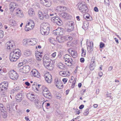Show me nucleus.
I'll list each match as a JSON object with an SVG mask.
<instances>
[{
	"mask_svg": "<svg viewBox=\"0 0 121 121\" xmlns=\"http://www.w3.org/2000/svg\"><path fill=\"white\" fill-rule=\"evenodd\" d=\"M49 40L51 43H53L55 42V39L53 38H51L49 39Z\"/></svg>",
	"mask_w": 121,
	"mask_h": 121,
	"instance_id": "nucleus-49",
	"label": "nucleus"
},
{
	"mask_svg": "<svg viewBox=\"0 0 121 121\" xmlns=\"http://www.w3.org/2000/svg\"><path fill=\"white\" fill-rule=\"evenodd\" d=\"M8 82H1L0 84V88L1 91H5L7 89Z\"/></svg>",
	"mask_w": 121,
	"mask_h": 121,
	"instance_id": "nucleus-12",
	"label": "nucleus"
},
{
	"mask_svg": "<svg viewBox=\"0 0 121 121\" xmlns=\"http://www.w3.org/2000/svg\"><path fill=\"white\" fill-rule=\"evenodd\" d=\"M93 44L92 42H90V44H88V42L87 41V47L88 52H91L93 50Z\"/></svg>",
	"mask_w": 121,
	"mask_h": 121,
	"instance_id": "nucleus-22",
	"label": "nucleus"
},
{
	"mask_svg": "<svg viewBox=\"0 0 121 121\" xmlns=\"http://www.w3.org/2000/svg\"><path fill=\"white\" fill-rule=\"evenodd\" d=\"M79 10L82 13H85L88 12V9L86 4L84 3H79L76 5Z\"/></svg>",
	"mask_w": 121,
	"mask_h": 121,
	"instance_id": "nucleus-3",
	"label": "nucleus"
},
{
	"mask_svg": "<svg viewBox=\"0 0 121 121\" xmlns=\"http://www.w3.org/2000/svg\"><path fill=\"white\" fill-rule=\"evenodd\" d=\"M94 10L96 12H98L99 11L97 7H95L94 8Z\"/></svg>",
	"mask_w": 121,
	"mask_h": 121,
	"instance_id": "nucleus-60",
	"label": "nucleus"
},
{
	"mask_svg": "<svg viewBox=\"0 0 121 121\" xmlns=\"http://www.w3.org/2000/svg\"><path fill=\"white\" fill-rule=\"evenodd\" d=\"M54 19H53V22L55 23L56 24V22H57L58 21H59L58 19H59V18L57 17H54Z\"/></svg>",
	"mask_w": 121,
	"mask_h": 121,
	"instance_id": "nucleus-46",
	"label": "nucleus"
},
{
	"mask_svg": "<svg viewBox=\"0 0 121 121\" xmlns=\"http://www.w3.org/2000/svg\"><path fill=\"white\" fill-rule=\"evenodd\" d=\"M23 65V63H19L18 65V68L20 67L21 66H22Z\"/></svg>",
	"mask_w": 121,
	"mask_h": 121,
	"instance_id": "nucleus-58",
	"label": "nucleus"
},
{
	"mask_svg": "<svg viewBox=\"0 0 121 121\" xmlns=\"http://www.w3.org/2000/svg\"><path fill=\"white\" fill-rule=\"evenodd\" d=\"M14 42L12 40H10L8 42V50L9 51H13V46L14 45Z\"/></svg>",
	"mask_w": 121,
	"mask_h": 121,
	"instance_id": "nucleus-17",
	"label": "nucleus"
},
{
	"mask_svg": "<svg viewBox=\"0 0 121 121\" xmlns=\"http://www.w3.org/2000/svg\"><path fill=\"white\" fill-rule=\"evenodd\" d=\"M89 109L88 108L86 109L84 111V114L85 116L87 115L88 113Z\"/></svg>",
	"mask_w": 121,
	"mask_h": 121,
	"instance_id": "nucleus-50",
	"label": "nucleus"
},
{
	"mask_svg": "<svg viewBox=\"0 0 121 121\" xmlns=\"http://www.w3.org/2000/svg\"><path fill=\"white\" fill-rule=\"evenodd\" d=\"M51 60V59L48 55H45L44 56L43 59V63L45 64L46 63L50 62Z\"/></svg>",
	"mask_w": 121,
	"mask_h": 121,
	"instance_id": "nucleus-24",
	"label": "nucleus"
},
{
	"mask_svg": "<svg viewBox=\"0 0 121 121\" xmlns=\"http://www.w3.org/2000/svg\"><path fill=\"white\" fill-rule=\"evenodd\" d=\"M55 83L56 86L59 89L62 88L63 85L61 84V81L60 79L56 78L55 80Z\"/></svg>",
	"mask_w": 121,
	"mask_h": 121,
	"instance_id": "nucleus-10",
	"label": "nucleus"
},
{
	"mask_svg": "<svg viewBox=\"0 0 121 121\" xmlns=\"http://www.w3.org/2000/svg\"><path fill=\"white\" fill-rule=\"evenodd\" d=\"M4 36L3 31L1 30H0V39L2 38Z\"/></svg>",
	"mask_w": 121,
	"mask_h": 121,
	"instance_id": "nucleus-52",
	"label": "nucleus"
},
{
	"mask_svg": "<svg viewBox=\"0 0 121 121\" xmlns=\"http://www.w3.org/2000/svg\"><path fill=\"white\" fill-rule=\"evenodd\" d=\"M25 84L28 86H29L30 85V84L28 82H25Z\"/></svg>",
	"mask_w": 121,
	"mask_h": 121,
	"instance_id": "nucleus-64",
	"label": "nucleus"
},
{
	"mask_svg": "<svg viewBox=\"0 0 121 121\" xmlns=\"http://www.w3.org/2000/svg\"><path fill=\"white\" fill-rule=\"evenodd\" d=\"M82 56L84 57L85 56L86 54V51L85 50H84V48H82Z\"/></svg>",
	"mask_w": 121,
	"mask_h": 121,
	"instance_id": "nucleus-45",
	"label": "nucleus"
},
{
	"mask_svg": "<svg viewBox=\"0 0 121 121\" xmlns=\"http://www.w3.org/2000/svg\"><path fill=\"white\" fill-rule=\"evenodd\" d=\"M49 26L48 23H43L41 25L40 28L41 34L43 35H47L49 33Z\"/></svg>",
	"mask_w": 121,
	"mask_h": 121,
	"instance_id": "nucleus-1",
	"label": "nucleus"
},
{
	"mask_svg": "<svg viewBox=\"0 0 121 121\" xmlns=\"http://www.w3.org/2000/svg\"><path fill=\"white\" fill-rule=\"evenodd\" d=\"M0 110L1 112H4L5 111V109L4 106L0 108Z\"/></svg>",
	"mask_w": 121,
	"mask_h": 121,
	"instance_id": "nucleus-53",
	"label": "nucleus"
},
{
	"mask_svg": "<svg viewBox=\"0 0 121 121\" xmlns=\"http://www.w3.org/2000/svg\"><path fill=\"white\" fill-rule=\"evenodd\" d=\"M104 45L105 44L104 43H103L102 42H101L100 43V44L99 45L100 48H102Z\"/></svg>",
	"mask_w": 121,
	"mask_h": 121,
	"instance_id": "nucleus-56",
	"label": "nucleus"
},
{
	"mask_svg": "<svg viewBox=\"0 0 121 121\" xmlns=\"http://www.w3.org/2000/svg\"><path fill=\"white\" fill-rule=\"evenodd\" d=\"M52 12H51L50 13H49V16L51 17H55V15H56V13H54L53 12V11H52Z\"/></svg>",
	"mask_w": 121,
	"mask_h": 121,
	"instance_id": "nucleus-48",
	"label": "nucleus"
},
{
	"mask_svg": "<svg viewBox=\"0 0 121 121\" xmlns=\"http://www.w3.org/2000/svg\"><path fill=\"white\" fill-rule=\"evenodd\" d=\"M40 3L46 7H48L51 5V1L49 0H40Z\"/></svg>",
	"mask_w": 121,
	"mask_h": 121,
	"instance_id": "nucleus-16",
	"label": "nucleus"
},
{
	"mask_svg": "<svg viewBox=\"0 0 121 121\" xmlns=\"http://www.w3.org/2000/svg\"><path fill=\"white\" fill-rule=\"evenodd\" d=\"M61 15L63 17L66 19H69L70 18L71 16L69 14L65 12H63L61 13Z\"/></svg>",
	"mask_w": 121,
	"mask_h": 121,
	"instance_id": "nucleus-29",
	"label": "nucleus"
},
{
	"mask_svg": "<svg viewBox=\"0 0 121 121\" xmlns=\"http://www.w3.org/2000/svg\"><path fill=\"white\" fill-rule=\"evenodd\" d=\"M73 28L69 27V28L67 29V31L68 32H70L73 30Z\"/></svg>",
	"mask_w": 121,
	"mask_h": 121,
	"instance_id": "nucleus-55",
	"label": "nucleus"
},
{
	"mask_svg": "<svg viewBox=\"0 0 121 121\" xmlns=\"http://www.w3.org/2000/svg\"><path fill=\"white\" fill-rule=\"evenodd\" d=\"M58 67L61 69H63L65 68L64 65L61 63H59L58 64Z\"/></svg>",
	"mask_w": 121,
	"mask_h": 121,
	"instance_id": "nucleus-41",
	"label": "nucleus"
},
{
	"mask_svg": "<svg viewBox=\"0 0 121 121\" xmlns=\"http://www.w3.org/2000/svg\"><path fill=\"white\" fill-rule=\"evenodd\" d=\"M34 101L37 107L39 108H41L42 105L43 106L44 103L43 102H42V101H38L37 99H35Z\"/></svg>",
	"mask_w": 121,
	"mask_h": 121,
	"instance_id": "nucleus-23",
	"label": "nucleus"
},
{
	"mask_svg": "<svg viewBox=\"0 0 121 121\" xmlns=\"http://www.w3.org/2000/svg\"><path fill=\"white\" fill-rule=\"evenodd\" d=\"M27 97L28 99L31 101H35V95L31 93H29L27 94Z\"/></svg>",
	"mask_w": 121,
	"mask_h": 121,
	"instance_id": "nucleus-21",
	"label": "nucleus"
},
{
	"mask_svg": "<svg viewBox=\"0 0 121 121\" xmlns=\"http://www.w3.org/2000/svg\"><path fill=\"white\" fill-rule=\"evenodd\" d=\"M14 12L16 16L18 17L22 18L24 16L22 12L20 9H16L14 10Z\"/></svg>",
	"mask_w": 121,
	"mask_h": 121,
	"instance_id": "nucleus-7",
	"label": "nucleus"
},
{
	"mask_svg": "<svg viewBox=\"0 0 121 121\" xmlns=\"http://www.w3.org/2000/svg\"><path fill=\"white\" fill-rule=\"evenodd\" d=\"M31 73L33 76L39 78L40 77V74L38 71L35 69H34L31 71Z\"/></svg>",
	"mask_w": 121,
	"mask_h": 121,
	"instance_id": "nucleus-20",
	"label": "nucleus"
},
{
	"mask_svg": "<svg viewBox=\"0 0 121 121\" xmlns=\"http://www.w3.org/2000/svg\"><path fill=\"white\" fill-rule=\"evenodd\" d=\"M70 56L69 55L66 54L64 56V58L63 61L64 63H67V60L66 59L68 58H70Z\"/></svg>",
	"mask_w": 121,
	"mask_h": 121,
	"instance_id": "nucleus-36",
	"label": "nucleus"
},
{
	"mask_svg": "<svg viewBox=\"0 0 121 121\" xmlns=\"http://www.w3.org/2000/svg\"><path fill=\"white\" fill-rule=\"evenodd\" d=\"M28 39H23L22 40V43L24 45H28Z\"/></svg>",
	"mask_w": 121,
	"mask_h": 121,
	"instance_id": "nucleus-43",
	"label": "nucleus"
},
{
	"mask_svg": "<svg viewBox=\"0 0 121 121\" xmlns=\"http://www.w3.org/2000/svg\"><path fill=\"white\" fill-rule=\"evenodd\" d=\"M63 29L61 27H59L53 31L54 33L56 35H62L63 34Z\"/></svg>",
	"mask_w": 121,
	"mask_h": 121,
	"instance_id": "nucleus-8",
	"label": "nucleus"
},
{
	"mask_svg": "<svg viewBox=\"0 0 121 121\" xmlns=\"http://www.w3.org/2000/svg\"><path fill=\"white\" fill-rule=\"evenodd\" d=\"M84 17L85 19H86V20H88V19H89V16H86L85 15L84 16Z\"/></svg>",
	"mask_w": 121,
	"mask_h": 121,
	"instance_id": "nucleus-57",
	"label": "nucleus"
},
{
	"mask_svg": "<svg viewBox=\"0 0 121 121\" xmlns=\"http://www.w3.org/2000/svg\"><path fill=\"white\" fill-rule=\"evenodd\" d=\"M29 15L30 16H32L35 15V12L34 9L32 8L30 9L28 11Z\"/></svg>",
	"mask_w": 121,
	"mask_h": 121,
	"instance_id": "nucleus-32",
	"label": "nucleus"
},
{
	"mask_svg": "<svg viewBox=\"0 0 121 121\" xmlns=\"http://www.w3.org/2000/svg\"><path fill=\"white\" fill-rule=\"evenodd\" d=\"M24 54L25 56L28 57L31 55V52L30 50L27 49L24 51Z\"/></svg>",
	"mask_w": 121,
	"mask_h": 121,
	"instance_id": "nucleus-31",
	"label": "nucleus"
},
{
	"mask_svg": "<svg viewBox=\"0 0 121 121\" xmlns=\"http://www.w3.org/2000/svg\"><path fill=\"white\" fill-rule=\"evenodd\" d=\"M11 52L10 53L9 56V60L11 62H14L16 61L17 59L16 57V55L15 54L13 51H11Z\"/></svg>",
	"mask_w": 121,
	"mask_h": 121,
	"instance_id": "nucleus-13",
	"label": "nucleus"
},
{
	"mask_svg": "<svg viewBox=\"0 0 121 121\" xmlns=\"http://www.w3.org/2000/svg\"><path fill=\"white\" fill-rule=\"evenodd\" d=\"M59 74L63 76H65L67 75L66 72L65 71H60L59 72Z\"/></svg>",
	"mask_w": 121,
	"mask_h": 121,
	"instance_id": "nucleus-44",
	"label": "nucleus"
},
{
	"mask_svg": "<svg viewBox=\"0 0 121 121\" xmlns=\"http://www.w3.org/2000/svg\"><path fill=\"white\" fill-rule=\"evenodd\" d=\"M42 53V52L36 53L35 56L37 59L39 61H40L42 59V55L41 54Z\"/></svg>",
	"mask_w": 121,
	"mask_h": 121,
	"instance_id": "nucleus-28",
	"label": "nucleus"
},
{
	"mask_svg": "<svg viewBox=\"0 0 121 121\" xmlns=\"http://www.w3.org/2000/svg\"><path fill=\"white\" fill-rule=\"evenodd\" d=\"M9 25L13 26H15L16 25V22L12 19L9 20Z\"/></svg>",
	"mask_w": 121,
	"mask_h": 121,
	"instance_id": "nucleus-33",
	"label": "nucleus"
},
{
	"mask_svg": "<svg viewBox=\"0 0 121 121\" xmlns=\"http://www.w3.org/2000/svg\"><path fill=\"white\" fill-rule=\"evenodd\" d=\"M37 83H36L35 82L34 84L32 85V88L35 91L36 90L38 91L39 90L38 88L37 87Z\"/></svg>",
	"mask_w": 121,
	"mask_h": 121,
	"instance_id": "nucleus-37",
	"label": "nucleus"
},
{
	"mask_svg": "<svg viewBox=\"0 0 121 121\" xmlns=\"http://www.w3.org/2000/svg\"><path fill=\"white\" fill-rule=\"evenodd\" d=\"M38 14L39 18L41 20H44V18L48 19L50 18L49 13L46 9H44L42 12L40 11H39Z\"/></svg>",
	"mask_w": 121,
	"mask_h": 121,
	"instance_id": "nucleus-2",
	"label": "nucleus"
},
{
	"mask_svg": "<svg viewBox=\"0 0 121 121\" xmlns=\"http://www.w3.org/2000/svg\"><path fill=\"white\" fill-rule=\"evenodd\" d=\"M44 77L46 81L48 83H50L52 81V75L49 73H46L45 75H44Z\"/></svg>",
	"mask_w": 121,
	"mask_h": 121,
	"instance_id": "nucleus-11",
	"label": "nucleus"
},
{
	"mask_svg": "<svg viewBox=\"0 0 121 121\" xmlns=\"http://www.w3.org/2000/svg\"><path fill=\"white\" fill-rule=\"evenodd\" d=\"M34 22L32 20H30L26 25L25 30L26 31H28L32 30L34 27L35 24Z\"/></svg>",
	"mask_w": 121,
	"mask_h": 121,
	"instance_id": "nucleus-5",
	"label": "nucleus"
},
{
	"mask_svg": "<svg viewBox=\"0 0 121 121\" xmlns=\"http://www.w3.org/2000/svg\"><path fill=\"white\" fill-rule=\"evenodd\" d=\"M58 41L60 43H62L64 42L67 39L66 36H58L56 38Z\"/></svg>",
	"mask_w": 121,
	"mask_h": 121,
	"instance_id": "nucleus-15",
	"label": "nucleus"
},
{
	"mask_svg": "<svg viewBox=\"0 0 121 121\" xmlns=\"http://www.w3.org/2000/svg\"><path fill=\"white\" fill-rule=\"evenodd\" d=\"M16 98L17 102H20L22 99V94L21 93L17 94L16 97Z\"/></svg>",
	"mask_w": 121,
	"mask_h": 121,
	"instance_id": "nucleus-27",
	"label": "nucleus"
},
{
	"mask_svg": "<svg viewBox=\"0 0 121 121\" xmlns=\"http://www.w3.org/2000/svg\"><path fill=\"white\" fill-rule=\"evenodd\" d=\"M14 105V104H12L11 105H9V108L10 109H13V106Z\"/></svg>",
	"mask_w": 121,
	"mask_h": 121,
	"instance_id": "nucleus-63",
	"label": "nucleus"
},
{
	"mask_svg": "<svg viewBox=\"0 0 121 121\" xmlns=\"http://www.w3.org/2000/svg\"><path fill=\"white\" fill-rule=\"evenodd\" d=\"M9 76L13 80H17L18 77V75L14 70H11L9 72Z\"/></svg>",
	"mask_w": 121,
	"mask_h": 121,
	"instance_id": "nucleus-4",
	"label": "nucleus"
},
{
	"mask_svg": "<svg viewBox=\"0 0 121 121\" xmlns=\"http://www.w3.org/2000/svg\"><path fill=\"white\" fill-rule=\"evenodd\" d=\"M57 9L60 11H63L66 9V8L64 6H59L57 7Z\"/></svg>",
	"mask_w": 121,
	"mask_h": 121,
	"instance_id": "nucleus-38",
	"label": "nucleus"
},
{
	"mask_svg": "<svg viewBox=\"0 0 121 121\" xmlns=\"http://www.w3.org/2000/svg\"><path fill=\"white\" fill-rule=\"evenodd\" d=\"M43 64L45 67L49 70H52L54 67V65L50 62L46 63L45 64L44 63H43Z\"/></svg>",
	"mask_w": 121,
	"mask_h": 121,
	"instance_id": "nucleus-9",
	"label": "nucleus"
},
{
	"mask_svg": "<svg viewBox=\"0 0 121 121\" xmlns=\"http://www.w3.org/2000/svg\"><path fill=\"white\" fill-rule=\"evenodd\" d=\"M42 90L43 94L45 93H47V92L49 91L47 88L44 86H42Z\"/></svg>",
	"mask_w": 121,
	"mask_h": 121,
	"instance_id": "nucleus-39",
	"label": "nucleus"
},
{
	"mask_svg": "<svg viewBox=\"0 0 121 121\" xmlns=\"http://www.w3.org/2000/svg\"><path fill=\"white\" fill-rule=\"evenodd\" d=\"M95 67V63L94 61L91 62L90 66V68L91 70H92L94 69Z\"/></svg>",
	"mask_w": 121,
	"mask_h": 121,
	"instance_id": "nucleus-35",
	"label": "nucleus"
},
{
	"mask_svg": "<svg viewBox=\"0 0 121 121\" xmlns=\"http://www.w3.org/2000/svg\"><path fill=\"white\" fill-rule=\"evenodd\" d=\"M84 106L83 105H80L79 107V108L80 109H82L84 107Z\"/></svg>",
	"mask_w": 121,
	"mask_h": 121,
	"instance_id": "nucleus-62",
	"label": "nucleus"
},
{
	"mask_svg": "<svg viewBox=\"0 0 121 121\" xmlns=\"http://www.w3.org/2000/svg\"><path fill=\"white\" fill-rule=\"evenodd\" d=\"M12 91L13 93L18 92L20 93H21L23 91V88L20 86H17L15 88L13 89Z\"/></svg>",
	"mask_w": 121,
	"mask_h": 121,
	"instance_id": "nucleus-19",
	"label": "nucleus"
},
{
	"mask_svg": "<svg viewBox=\"0 0 121 121\" xmlns=\"http://www.w3.org/2000/svg\"><path fill=\"white\" fill-rule=\"evenodd\" d=\"M3 113V114H2L3 117V118H5L7 117V112L5 111Z\"/></svg>",
	"mask_w": 121,
	"mask_h": 121,
	"instance_id": "nucleus-51",
	"label": "nucleus"
},
{
	"mask_svg": "<svg viewBox=\"0 0 121 121\" xmlns=\"http://www.w3.org/2000/svg\"><path fill=\"white\" fill-rule=\"evenodd\" d=\"M56 52H54L51 55L53 57H54L56 56Z\"/></svg>",
	"mask_w": 121,
	"mask_h": 121,
	"instance_id": "nucleus-61",
	"label": "nucleus"
},
{
	"mask_svg": "<svg viewBox=\"0 0 121 121\" xmlns=\"http://www.w3.org/2000/svg\"><path fill=\"white\" fill-rule=\"evenodd\" d=\"M70 53L71 54V56L75 58L77 56V52L74 50H71Z\"/></svg>",
	"mask_w": 121,
	"mask_h": 121,
	"instance_id": "nucleus-34",
	"label": "nucleus"
},
{
	"mask_svg": "<svg viewBox=\"0 0 121 121\" xmlns=\"http://www.w3.org/2000/svg\"><path fill=\"white\" fill-rule=\"evenodd\" d=\"M66 60H67V63H64L68 66H71L72 65V62L73 60L72 57L70 56V58H68Z\"/></svg>",
	"mask_w": 121,
	"mask_h": 121,
	"instance_id": "nucleus-26",
	"label": "nucleus"
},
{
	"mask_svg": "<svg viewBox=\"0 0 121 121\" xmlns=\"http://www.w3.org/2000/svg\"><path fill=\"white\" fill-rule=\"evenodd\" d=\"M13 52L15 53V54L16 55V57L18 59L21 56V51L19 49L13 51Z\"/></svg>",
	"mask_w": 121,
	"mask_h": 121,
	"instance_id": "nucleus-25",
	"label": "nucleus"
},
{
	"mask_svg": "<svg viewBox=\"0 0 121 121\" xmlns=\"http://www.w3.org/2000/svg\"><path fill=\"white\" fill-rule=\"evenodd\" d=\"M80 62L82 63L84 61V58H81L80 59Z\"/></svg>",
	"mask_w": 121,
	"mask_h": 121,
	"instance_id": "nucleus-59",
	"label": "nucleus"
},
{
	"mask_svg": "<svg viewBox=\"0 0 121 121\" xmlns=\"http://www.w3.org/2000/svg\"><path fill=\"white\" fill-rule=\"evenodd\" d=\"M68 25L69 27L72 28H73V26L74 24V22L72 21H70L68 23Z\"/></svg>",
	"mask_w": 121,
	"mask_h": 121,
	"instance_id": "nucleus-40",
	"label": "nucleus"
},
{
	"mask_svg": "<svg viewBox=\"0 0 121 121\" xmlns=\"http://www.w3.org/2000/svg\"><path fill=\"white\" fill-rule=\"evenodd\" d=\"M88 23L87 21H86L84 22V23L83 26V27L85 28V29H86L88 26Z\"/></svg>",
	"mask_w": 121,
	"mask_h": 121,
	"instance_id": "nucleus-42",
	"label": "nucleus"
},
{
	"mask_svg": "<svg viewBox=\"0 0 121 121\" xmlns=\"http://www.w3.org/2000/svg\"><path fill=\"white\" fill-rule=\"evenodd\" d=\"M17 6V4L14 2H11L10 3L9 6V10L11 12H12L14 10H15L16 9V7Z\"/></svg>",
	"mask_w": 121,
	"mask_h": 121,
	"instance_id": "nucleus-18",
	"label": "nucleus"
},
{
	"mask_svg": "<svg viewBox=\"0 0 121 121\" xmlns=\"http://www.w3.org/2000/svg\"><path fill=\"white\" fill-rule=\"evenodd\" d=\"M44 96L48 99H51L52 97L51 94L50 93L49 91L43 94Z\"/></svg>",
	"mask_w": 121,
	"mask_h": 121,
	"instance_id": "nucleus-30",
	"label": "nucleus"
},
{
	"mask_svg": "<svg viewBox=\"0 0 121 121\" xmlns=\"http://www.w3.org/2000/svg\"><path fill=\"white\" fill-rule=\"evenodd\" d=\"M104 3L106 5L109 6L110 5L109 0H104Z\"/></svg>",
	"mask_w": 121,
	"mask_h": 121,
	"instance_id": "nucleus-47",
	"label": "nucleus"
},
{
	"mask_svg": "<svg viewBox=\"0 0 121 121\" xmlns=\"http://www.w3.org/2000/svg\"><path fill=\"white\" fill-rule=\"evenodd\" d=\"M58 20H59V21H58L57 22H56V24L58 25H60L61 24H62V21L60 19H58Z\"/></svg>",
	"mask_w": 121,
	"mask_h": 121,
	"instance_id": "nucleus-54",
	"label": "nucleus"
},
{
	"mask_svg": "<svg viewBox=\"0 0 121 121\" xmlns=\"http://www.w3.org/2000/svg\"><path fill=\"white\" fill-rule=\"evenodd\" d=\"M30 67L28 65H25L23 66L22 68L19 69V71L23 73H26L28 72L30 70Z\"/></svg>",
	"mask_w": 121,
	"mask_h": 121,
	"instance_id": "nucleus-6",
	"label": "nucleus"
},
{
	"mask_svg": "<svg viewBox=\"0 0 121 121\" xmlns=\"http://www.w3.org/2000/svg\"><path fill=\"white\" fill-rule=\"evenodd\" d=\"M38 42V40L35 38H33L30 39H28V45H34Z\"/></svg>",
	"mask_w": 121,
	"mask_h": 121,
	"instance_id": "nucleus-14",
	"label": "nucleus"
}]
</instances>
